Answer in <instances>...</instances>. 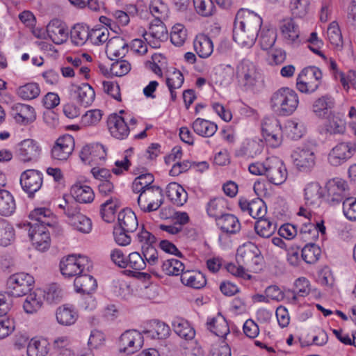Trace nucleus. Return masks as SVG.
I'll list each match as a JSON object with an SVG mask.
<instances>
[{"instance_id":"f257e3e1","label":"nucleus","mask_w":356,"mask_h":356,"mask_svg":"<svg viewBox=\"0 0 356 356\" xmlns=\"http://www.w3.org/2000/svg\"><path fill=\"white\" fill-rule=\"evenodd\" d=\"M29 218L33 222L24 223L22 227L28 232L30 240L38 250H48L51 239L47 227L51 228L56 224L53 213L47 208H36L30 213Z\"/></svg>"},{"instance_id":"f03ea898","label":"nucleus","mask_w":356,"mask_h":356,"mask_svg":"<svg viewBox=\"0 0 356 356\" xmlns=\"http://www.w3.org/2000/svg\"><path fill=\"white\" fill-rule=\"evenodd\" d=\"M299 97L296 92L289 88L282 87L274 92L270 97V106L279 116H289L297 109Z\"/></svg>"},{"instance_id":"7ed1b4c3","label":"nucleus","mask_w":356,"mask_h":356,"mask_svg":"<svg viewBox=\"0 0 356 356\" xmlns=\"http://www.w3.org/2000/svg\"><path fill=\"white\" fill-rule=\"evenodd\" d=\"M234 24L239 25L238 29H247L249 33V39L257 40L259 31L262 25L261 17L256 13L248 9L239 10L236 15Z\"/></svg>"},{"instance_id":"20e7f679","label":"nucleus","mask_w":356,"mask_h":356,"mask_svg":"<svg viewBox=\"0 0 356 356\" xmlns=\"http://www.w3.org/2000/svg\"><path fill=\"white\" fill-rule=\"evenodd\" d=\"M34 282L33 277L28 273H15L7 280L6 293L14 297L26 295L31 291Z\"/></svg>"},{"instance_id":"39448f33","label":"nucleus","mask_w":356,"mask_h":356,"mask_svg":"<svg viewBox=\"0 0 356 356\" xmlns=\"http://www.w3.org/2000/svg\"><path fill=\"white\" fill-rule=\"evenodd\" d=\"M236 75L238 82L245 90H252L260 79V74L253 63L245 59L237 65Z\"/></svg>"},{"instance_id":"423d86ee","label":"nucleus","mask_w":356,"mask_h":356,"mask_svg":"<svg viewBox=\"0 0 356 356\" xmlns=\"http://www.w3.org/2000/svg\"><path fill=\"white\" fill-rule=\"evenodd\" d=\"M137 202L143 212L156 211L163 203V191L158 186L146 188L139 193Z\"/></svg>"},{"instance_id":"0eeeda50","label":"nucleus","mask_w":356,"mask_h":356,"mask_svg":"<svg viewBox=\"0 0 356 356\" xmlns=\"http://www.w3.org/2000/svg\"><path fill=\"white\" fill-rule=\"evenodd\" d=\"M88 261L86 257L69 255L63 259L60 263V269L63 275L66 277L79 276L88 268Z\"/></svg>"},{"instance_id":"6e6552de","label":"nucleus","mask_w":356,"mask_h":356,"mask_svg":"<svg viewBox=\"0 0 356 356\" xmlns=\"http://www.w3.org/2000/svg\"><path fill=\"white\" fill-rule=\"evenodd\" d=\"M236 260L238 264L248 268H253L260 264L262 257L257 246L253 243L248 242L237 249Z\"/></svg>"},{"instance_id":"1a4fd4ad","label":"nucleus","mask_w":356,"mask_h":356,"mask_svg":"<svg viewBox=\"0 0 356 356\" xmlns=\"http://www.w3.org/2000/svg\"><path fill=\"white\" fill-rule=\"evenodd\" d=\"M356 152V143L342 142L335 145L328 154V162L339 166L350 159Z\"/></svg>"},{"instance_id":"9d476101","label":"nucleus","mask_w":356,"mask_h":356,"mask_svg":"<svg viewBox=\"0 0 356 356\" xmlns=\"http://www.w3.org/2000/svg\"><path fill=\"white\" fill-rule=\"evenodd\" d=\"M106 151L99 143L86 145L81 149L79 156L86 164L90 165L103 164L106 158Z\"/></svg>"},{"instance_id":"9b49d317","label":"nucleus","mask_w":356,"mask_h":356,"mask_svg":"<svg viewBox=\"0 0 356 356\" xmlns=\"http://www.w3.org/2000/svg\"><path fill=\"white\" fill-rule=\"evenodd\" d=\"M143 345L142 334L135 330L125 331L120 338L119 351L131 355L140 350Z\"/></svg>"},{"instance_id":"f8f14e48","label":"nucleus","mask_w":356,"mask_h":356,"mask_svg":"<svg viewBox=\"0 0 356 356\" xmlns=\"http://www.w3.org/2000/svg\"><path fill=\"white\" fill-rule=\"evenodd\" d=\"M74 148V139L65 134L59 137L51 148V154L54 160L66 161L72 153Z\"/></svg>"},{"instance_id":"ddd939ff","label":"nucleus","mask_w":356,"mask_h":356,"mask_svg":"<svg viewBox=\"0 0 356 356\" xmlns=\"http://www.w3.org/2000/svg\"><path fill=\"white\" fill-rule=\"evenodd\" d=\"M42 183L43 175L37 170H26L21 175L20 184L29 197L41 188Z\"/></svg>"},{"instance_id":"4468645a","label":"nucleus","mask_w":356,"mask_h":356,"mask_svg":"<svg viewBox=\"0 0 356 356\" xmlns=\"http://www.w3.org/2000/svg\"><path fill=\"white\" fill-rule=\"evenodd\" d=\"M266 165L268 167L266 177L270 183L280 185L286 181L287 171L281 159L276 156L268 158Z\"/></svg>"},{"instance_id":"2eb2a0df","label":"nucleus","mask_w":356,"mask_h":356,"mask_svg":"<svg viewBox=\"0 0 356 356\" xmlns=\"http://www.w3.org/2000/svg\"><path fill=\"white\" fill-rule=\"evenodd\" d=\"M291 157L294 165L300 171L309 172L315 165V154L310 148L298 147L293 152Z\"/></svg>"},{"instance_id":"dca6fc26","label":"nucleus","mask_w":356,"mask_h":356,"mask_svg":"<svg viewBox=\"0 0 356 356\" xmlns=\"http://www.w3.org/2000/svg\"><path fill=\"white\" fill-rule=\"evenodd\" d=\"M263 136L266 143L273 147L282 143L281 126L276 119H265L262 124Z\"/></svg>"},{"instance_id":"f3484780","label":"nucleus","mask_w":356,"mask_h":356,"mask_svg":"<svg viewBox=\"0 0 356 356\" xmlns=\"http://www.w3.org/2000/svg\"><path fill=\"white\" fill-rule=\"evenodd\" d=\"M127 116H121L117 113H113L108 116L107 124L113 137L122 140L129 136L130 129L127 123Z\"/></svg>"},{"instance_id":"a211bd4d","label":"nucleus","mask_w":356,"mask_h":356,"mask_svg":"<svg viewBox=\"0 0 356 356\" xmlns=\"http://www.w3.org/2000/svg\"><path fill=\"white\" fill-rule=\"evenodd\" d=\"M68 224L75 230L88 234L91 232L92 224L91 220L81 213L79 209H68L66 211Z\"/></svg>"},{"instance_id":"6ab92c4d","label":"nucleus","mask_w":356,"mask_h":356,"mask_svg":"<svg viewBox=\"0 0 356 356\" xmlns=\"http://www.w3.org/2000/svg\"><path fill=\"white\" fill-rule=\"evenodd\" d=\"M327 201L333 205L341 202L348 190L347 182L341 178H334L329 180L326 184Z\"/></svg>"},{"instance_id":"aec40b11","label":"nucleus","mask_w":356,"mask_h":356,"mask_svg":"<svg viewBox=\"0 0 356 356\" xmlns=\"http://www.w3.org/2000/svg\"><path fill=\"white\" fill-rule=\"evenodd\" d=\"M163 20L154 19L149 27V31L143 34L144 39L152 47L159 46V42L166 39L168 31L164 25Z\"/></svg>"},{"instance_id":"412c9836","label":"nucleus","mask_w":356,"mask_h":356,"mask_svg":"<svg viewBox=\"0 0 356 356\" xmlns=\"http://www.w3.org/2000/svg\"><path fill=\"white\" fill-rule=\"evenodd\" d=\"M238 205L242 211L248 212L254 219L258 220L264 218L267 213V207L264 202L259 197L252 201L241 198L238 201Z\"/></svg>"},{"instance_id":"4be33fe9","label":"nucleus","mask_w":356,"mask_h":356,"mask_svg":"<svg viewBox=\"0 0 356 356\" xmlns=\"http://www.w3.org/2000/svg\"><path fill=\"white\" fill-rule=\"evenodd\" d=\"M41 149L38 144L32 139L22 141L18 146V156L24 162L36 160L40 154Z\"/></svg>"},{"instance_id":"5701e85b","label":"nucleus","mask_w":356,"mask_h":356,"mask_svg":"<svg viewBox=\"0 0 356 356\" xmlns=\"http://www.w3.org/2000/svg\"><path fill=\"white\" fill-rule=\"evenodd\" d=\"M47 33L52 42L56 44L65 42L68 35L65 25L58 19H54L48 24Z\"/></svg>"},{"instance_id":"b1692460","label":"nucleus","mask_w":356,"mask_h":356,"mask_svg":"<svg viewBox=\"0 0 356 356\" xmlns=\"http://www.w3.org/2000/svg\"><path fill=\"white\" fill-rule=\"evenodd\" d=\"M11 113L18 122L28 124L33 122L35 119V109L28 104L16 103L13 105Z\"/></svg>"},{"instance_id":"393cba45","label":"nucleus","mask_w":356,"mask_h":356,"mask_svg":"<svg viewBox=\"0 0 356 356\" xmlns=\"http://www.w3.org/2000/svg\"><path fill=\"white\" fill-rule=\"evenodd\" d=\"M128 44L121 37H113L108 40L106 52L111 59L123 58L128 51Z\"/></svg>"},{"instance_id":"a878e982","label":"nucleus","mask_w":356,"mask_h":356,"mask_svg":"<svg viewBox=\"0 0 356 356\" xmlns=\"http://www.w3.org/2000/svg\"><path fill=\"white\" fill-rule=\"evenodd\" d=\"M217 226L225 233L234 234L241 229V223L238 219L233 214L225 213L217 218Z\"/></svg>"},{"instance_id":"bb28decb","label":"nucleus","mask_w":356,"mask_h":356,"mask_svg":"<svg viewBox=\"0 0 356 356\" xmlns=\"http://www.w3.org/2000/svg\"><path fill=\"white\" fill-rule=\"evenodd\" d=\"M193 47L197 54L202 58L209 57L213 51L212 40L204 34L196 36L193 42Z\"/></svg>"},{"instance_id":"cd10ccee","label":"nucleus","mask_w":356,"mask_h":356,"mask_svg":"<svg viewBox=\"0 0 356 356\" xmlns=\"http://www.w3.org/2000/svg\"><path fill=\"white\" fill-rule=\"evenodd\" d=\"M118 227L127 232H134L138 227L135 213L130 209H124L118 213Z\"/></svg>"},{"instance_id":"c85d7f7f","label":"nucleus","mask_w":356,"mask_h":356,"mask_svg":"<svg viewBox=\"0 0 356 356\" xmlns=\"http://www.w3.org/2000/svg\"><path fill=\"white\" fill-rule=\"evenodd\" d=\"M71 193L74 200L79 203H90L95 198V193L92 188L81 183H76L72 186Z\"/></svg>"},{"instance_id":"c756f323","label":"nucleus","mask_w":356,"mask_h":356,"mask_svg":"<svg viewBox=\"0 0 356 356\" xmlns=\"http://www.w3.org/2000/svg\"><path fill=\"white\" fill-rule=\"evenodd\" d=\"M207 329L219 337L224 338L229 333V327L226 319L221 314L208 318Z\"/></svg>"},{"instance_id":"7c9ffc66","label":"nucleus","mask_w":356,"mask_h":356,"mask_svg":"<svg viewBox=\"0 0 356 356\" xmlns=\"http://www.w3.org/2000/svg\"><path fill=\"white\" fill-rule=\"evenodd\" d=\"M56 320L63 325H71L74 324L78 318V314L72 305H64L56 310Z\"/></svg>"},{"instance_id":"2f4dec72","label":"nucleus","mask_w":356,"mask_h":356,"mask_svg":"<svg viewBox=\"0 0 356 356\" xmlns=\"http://www.w3.org/2000/svg\"><path fill=\"white\" fill-rule=\"evenodd\" d=\"M43 304L42 291L36 289L30 293L23 304V308L26 314H34L38 312Z\"/></svg>"},{"instance_id":"473e14b6","label":"nucleus","mask_w":356,"mask_h":356,"mask_svg":"<svg viewBox=\"0 0 356 356\" xmlns=\"http://www.w3.org/2000/svg\"><path fill=\"white\" fill-rule=\"evenodd\" d=\"M166 195L170 201L177 206L184 205L188 198V194L179 184L172 182L166 188Z\"/></svg>"},{"instance_id":"72a5a7b5","label":"nucleus","mask_w":356,"mask_h":356,"mask_svg":"<svg viewBox=\"0 0 356 356\" xmlns=\"http://www.w3.org/2000/svg\"><path fill=\"white\" fill-rule=\"evenodd\" d=\"M175 332L181 338L190 341L194 339L195 336V329L191 325L189 322L184 318H177L172 323Z\"/></svg>"},{"instance_id":"f704fd0d","label":"nucleus","mask_w":356,"mask_h":356,"mask_svg":"<svg viewBox=\"0 0 356 356\" xmlns=\"http://www.w3.org/2000/svg\"><path fill=\"white\" fill-rule=\"evenodd\" d=\"M74 87L78 102L84 107L91 105L95 97V92L92 86L88 83H82Z\"/></svg>"},{"instance_id":"c9c22d12","label":"nucleus","mask_w":356,"mask_h":356,"mask_svg":"<svg viewBox=\"0 0 356 356\" xmlns=\"http://www.w3.org/2000/svg\"><path fill=\"white\" fill-rule=\"evenodd\" d=\"M74 284L78 292L87 294L95 291L97 286L96 280L85 273L75 278Z\"/></svg>"},{"instance_id":"e433bc0d","label":"nucleus","mask_w":356,"mask_h":356,"mask_svg":"<svg viewBox=\"0 0 356 356\" xmlns=\"http://www.w3.org/2000/svg\"><path fill=\"white\" fill-rule=\"evenodd\" d=\"M180 280L183 284L195 289H200L207 283L204 275L197 271H184Z\"/></svg>"},{"instance_id":"4c0bfd02","label":"nucleus","mask_w":356,"mask_h":356,"mask_svg":"<svg viewBox=\"0 0 356 356\" xmlns=\"http://www.w3.org/2000/svg\"><path fill=\"white\" fill-rule=\"evenodd\" d=\"M16 209V203L13 194L8 190H0V215L11 216Z\"/></svg>"},{"instance_id":"58836bf2","label":"nucleus","mask_w":356,"mask_h":356,"mask_svg":"<svg viewBox=\"0 0 356 356\" xmlns=\"http://www.w3.org/2000/svg\"><path fill=\"white\" fill-rule=\"evenodd\" d=\"M151 329L143 330V333L151 339H163L170 336V328L163 322L153 321L151 322Z\"/></svg>"},{"instance_id":"ea45409f","label":"nucleus","mask_w":356,"mask_h":356,"mask_svg":"<svg viewBox=\"0 0 356 356\" xmlns=\"http://www.w3.org/2000/svg\"><path fill=\"white\" fill-rule=\"evenodd\" d=\"M334 99L329 95H323L316 99L312 105V111L318 117L322 118L334 106Z\"/></svg>"},{"instance_id":"a19ab883","label":"nucleus","mask_w":356,"mask_h":356,"mask_svg":"<svg viewBox=\"0 0 356 356\" xmlns=\"http://www.w3.org/2000/svg\"><path fill=\"white\" fill-rule=\"evenodd\" d=\"M70 38L74 45H83L89 40V26L83 23L74 25L70 31Z\"/></svg>"},{"instance_id":"79ce46f5","label":"nucleus","mask_w":356,"mask_h":356,"mask_svg":"<svg viewBox=\"0 0 356 356\" xmlns=\"http://www.w3.org/2000/svg\"><path fill=\"white\" fill-rule=\"evenodd\" d=\"M282 34L289 43L296 42L299 38V29L293 19H284L280 25Z\"/></svg>"},{"instance_id":"37998d69","label":"nucleus","mask_w":356,"mask_h":356,"mask_svg":"<svg viewBox=\"0 0 356 356\" xmlns=\"http://www.w3.org/2000/svg\"><path fill=\"white\" fill-rule=\"evenodd\" d=\"M192 127L197 134L203 137L213 136L218 129L215 123L202 118H197Z\"/></svg>"},{"instance_id":"c03bdc74","label":"nucleus","mask_w":356,"mask_h":356,"mask_svg":"<svg viewBox=\"0 0 356 356\" xmlns=\"http://www.w3.org/2000/svg\"><path fill=\"white\" fill-rule=\"evenodd\" d=\"M318 236V231L315 224L310 221L302 222L301 227H298V238L304 242H314Z\"/></svg>"},{"instance_id":"a18cd8bd","label":"nucleus","mask_w":356,"mask_h":356,"mask_svg":"<svg viewBox=\"0 0 356 356\" xmlns=\"http://www.w3.org/2000/svg\"><path fill=\"white\" fill-rule=\"evenodd\" d=\"M321 253V250L314 242L307 243L302 249L301 258L307 264H314L316 262Z\"/></svg>"},{"instance_id":"49530a36","label":"nucleus","mask_w":356,"mask_h":356,"mask_svg":"<svg viewBox=\"0 0 356 356\" xmlns=\"http://www.w3.org/2000/svg\"><path fill=\"white\" fill-rule=\"evenodd\" d=\"M277 229L276 224L267 218L258 219L254 225L256 233L263 238H269Z\"/></svg>"},{"instance_id":"de8ad7c7","label":"nucleus","mask_w":356,"mask_h":356,"mask_svg":"<svg viewBox=\"0 0 356 356\" xmlns=\"http://www.w3.org/2000/svg\"><path fill=\"white\" fill-rule=\"evenodd\" d=\"M225 204L226 202L223 198H213L208 202L207 212L210 217L215 218L217 221V218L225 214Z\"/></svg>"},{"instance_id":"09e8293b","label":"nucleus","mask_w":356,"mask_h":356,"mask_svg":"<svg viewBox=\"0 0 356 356\" xmlns=\"http://www.w3.org/2000/svg\"><path fill=\"white\" fill-rule=\"evenodd\" d=\"M154 181V177L152 174H141L134 180L132 190L135 193H140L142 191L146 190V188L153 187L154 186L152 184Z\"/></svg>"},{"instance_id":"8fccbe9b","label":"nucleus","mask_w":356,"mask_h":356,"mask_svg":"<svg viewBox=\"0 0 356 356\" xmlns=\"http://www.w3.org/2000/svg\"><path fill=\"white\" fill-rule=\"evenodd\" d=\"M149 9L155 19L165 20L168 17V6L163 0H152Z\"/></svg>"},{"instance_id":"3c124183","label":"nucleus","mask_w":356,"mask_h":356,"mask_svg":"<svg viewBox=\"0 0 356 356\" xmlns=\"http://www.w3.org/2000/svg\"><path fill=\"white\" fill-rule=\"evenodd\" d=\"M47 345L45 339H32L27 346L28 356H45L48 353Z\"/></svg>"},{"instance_id":"603ef678","label":"nucleus","mask_w":356,"mask_h":356,"mask_svg":"<svg viewBox=\"0 0 356 356\" xmlns=\"http://www.w3.org/2000/svg\"><path fill=\"white\" fill-rule=\"evenodd\" d=\"M161 268L166 275L177 276L184 272V266L179 260L170 258L163 261Z\"/></svg>"},{"instance_id":"864d4df0","label":"nucleus","mask_w":356,"mask_h":356,"mask_svg":"<svg viewBox=\"0 0 356 356\" xmlns=\"http://www.w3.org/2000/svg\"><path fill=\"white\" fill-rule=\"evenodd\" d=\"M17 93L24 100H31L40 95V89L38 83L31 82L19 87Z\"/></svg>"},{"instance_id":"5fc2aeb1","label":"nucleus","mask_w":356,"mask_h":356,"mask_svg":"<svg viewBox=\"0 0 356 356\" xmlns=\"http://www.w3.org/2000/svg\"><path fill=\"white\" fill-rule=\"evenodd\" d=\"M239 25L234 24L233 29V39L234 40L243 47L250 48L255 43L256 40H251L248 39L249 33L247 29H238Z\"/></svg>"},{"instance_id":"6e6d98bb","label":"nucleus","mask_w":356,"mask_h":356,"mask_svg":"<svg viewBox=\"0 0 356 356\" xmlns=\"http://www.w3.org/2000/svg\"><path fill=\"white\" fill-rule=\"evenodd\" d=\"M346 123L339 115H333L328 120L326 131L330 134H343L346 131Z\"/></svg>"},{"instance_id":"4d7b16f0","label":"nucleus","mask_w":356,"mask_h":356,"mask_svg":"<svg viewBox=\"0 0 356 356\" xmlns=\"http://www.w3.org/2000/svg\"><path fill=\"white\" fill-rule=\"evenodd\" d=\"M321 187L318 182H310L305 188V199L307 204H316L321 197Z\"/></svg>"},{"instance_id":"13d9d810","label":"nucleus","mask_w":356,"mask_h":356,"mask_svg":"<svg viewBox=\"0 0 356 356\" xmlns=\"http://www.w3.org/2000/svg\"><path fill=\"white\" fill-rule=\"evenodd\" d=\"M187 39V30L181 24H176L172 27L170 41L177 46H182Z\"/></svg>"},{"instance_id":"bf43d9fd","label":"nucleus","mask_w":356,"mask_h":356,"mask_svg":"<svg viewBox=\"0 0 356 356\" xmlns=\"http://www.w3.org/2000/svg\"><path fill=\"white\" fill-rule=\"evenodd\" d=\"M15 233L13 227L5 220H0V245L8 246L14 240Z\"/></svg>"},{"instance_id":"052dcab7","label":"nucleus","mask_w":356,"mask_h":356,"mask_svg":"<svg viewBox=\"0 0 356 356\" xmlns=\"http://www.w3.org/2000/svg\"><path fill=\"white\" fill-rule=\"evenodd\" d=\"M109 37V32L106 27L89 29V40L92 44L99 45L106 42Z\"/></svg>"},{"instance_id":"680f3d73","label":"nucleus","mask_w":356,"mask_h":356,"mask_svg":"<svg viewBox=\"0 0 356 356\" xmlns=\"http://www.w3.org/2000/svg\"><path fill=\"white\" fill-rule=\"evenodd\" d=\"M259 153V144L252 140L243 143L235 154L238 157L253 158Z\"/></svg>"},{"instance_id":"e2e57ef3","label":"nucleus","mask_w":356,"mask_h":356,"mask_svg":"<svg viewBox=\"0 0 356 356\" xmlns=\"http://www.w3.org/2000/svg\"><path fill=\"white\" fill-rule=\"evenodd\" d=\"M195 11L203 17L211 16L215 10L213 0H193Z\"/></svg>"},{"instance_id":"0e129e2a","label":"nucleus","mask_w":356,"mask_h":356,"mask_svg":"<svg viewBox=\"0 0 356 356\" xmlns=\"http://www.w3.org/2000/svg\"><path fill=\"white\" fill-rule=\"evenodd\" d=\"M137 241L140 243L142 250L145 248L155 246L156 243V236L147 231L144 225L140 227L139 232L136 235Z\"/></svg>"},{"instance_id":"69168bd1","label":"nucleus","mask_w":356,"mask_h":356,"mask_svg":"<svg viewBox=\"0 0 356 356\" xmlns=\"http://www.w3.org/2000/svg\"><path fill=\"white\" fill-rule=\"evenodd\" d=\"M62 296V290L56 284H52L46 290L42 291V298L45 299L49 304L59 302Z\"/></svg>"},{"instance_id":"338daca9","label":"nucleus","mask_w":356,"mask_h":356,"mask_svg":"<svg viewBox=\"0 0 356 356\" xmlns=\"http://www.w3.org/2000/svg\"><path fill=\"white\" fill-rule=\"evenodd\" d=\"M277 38L276 32L274 29H263L261 31L259 44L263 50H269L274 45Z\"/></svg>"},{"instance_id":"774afa93","label":"nucleus","mask_w":356,"mask_h":356,"mask_svg":"<svg viewBox=\"0 0 356 356\" xmlns=\"http://www.w3.org/2000/svg\"><path fill=\"white\" fill-rule=\"evenodd\" d=\"M343 213L350 221H356V197H346L343 201Z\"/></svg>"}]
</instances>
